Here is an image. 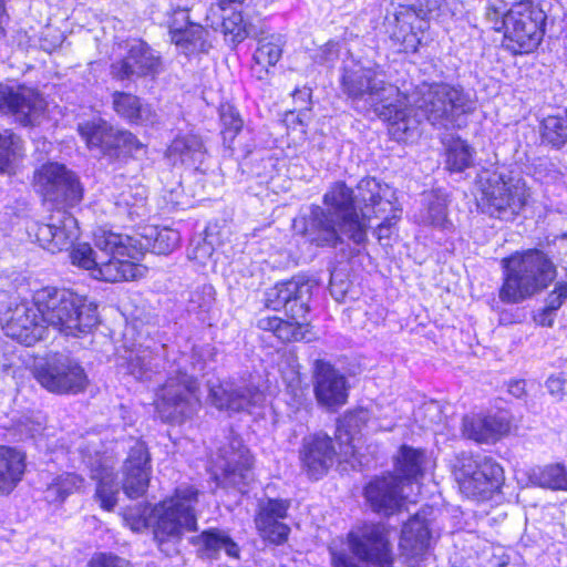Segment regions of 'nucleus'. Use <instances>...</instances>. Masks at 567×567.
I'll use <instances>...</instances> for the list:
<instances>
[{
  "label": "nucleus",
  "mask_w": 567,
  "mask_h": 567,
  "mask_svg": "<svg viewBox=\"0 0 567 567\" xmlns=\"http://www.w3.org/2000/svg\"><path fill=\"white\" fill-rule=\"evenodd\" d=\"M202 249L204 250L205 255H210V252H212V248L206 245H204Z\"/></svg>",
  "instance_id": "64"
},
{
  "label": "nucleus",
  "mask_w": 567,
  "mask_h": 567,
  "mask_svg": "<svg viewBox=\"0 0 567 567\" xmlns=\"http://www.w3.org/2000/svg\"><path fill=\"white\" fill-rule=\"evenodd\" d=\"M4 333L25 347L41 340L47 327L43 322L70 337L91 333L99 323L97 305L84 295L71 289L43 287L14 308H9L3 317Z\"/></svg>",
  "instance_id": "1"
},
{
  "label": "nucleus",
  "mask_w": 567,
  "mask_h": 567,
  "mask_svg": "<svg viewBox=\"0 0 567 567\" xmlns=\"http://www.w3.org/2000/svg\"><path fill=\"white\" fill-rule=\"evenodd\" d=\"M343 92L353 103L363 102L364 109L373 110L383 121L389 123V133L398 138L400 132H408L406 95L398 87L386 84L379 66L363 65L352 62L344 68L342 75Z\"/></svg>",
  "instance_id": "4"
},
{
  "label": "nucleus",
  "mask_w": 567,
  "mask_h": 567,
  "mask_svg": "<svg viewBox=\"0 0 567 567\" xmlns=\"http://www.w3.org/2000/svg\"><path fill=\"white\" fill-rule=\"evenodd\" d=\"M220 9L225 10L235 4H243L246 0H217Z\"/></svg>",
  "instance_id": "62"
},
{
  "label": "nucleus",
  "mask_w": 567,
  "mask_h": 567,
  "mask_svg": "<svg viewBox=\"0 0 567 567\" xmlns=\"http://www.w3.org/2000/svg\"><path fill=\"white\" fill-rule=\"evenodd\" d=\"M429 29V21L420 18L410 8L400 11L395 16V25L392 39L400 43L405 52H416L422 42L423 33Z\"/></svg>",
  "instance_id": "31"
},
{
  "label": "nucleus",
  "mask_w": 567,
  "mask_h": 567,
  "mask_svg": "<svg viewBox=\"0 0 567 567\" xmlns=\"http://www.w3.org/2000/svg\"><path fill=\"white\" fill-rule=\"evenodd\" d=\"M92 478L97 482L95 496L105 511H112L117 503L120 492L113 468L100 466L92 471Z\"/></svg>",
  "instance_id": "37"
},
{
  "label": "nucleus",
  "mask_w": 567,
  "mask_h": 567,
  "mask_svg": "<svg viewBox=\"0 0 567 567\" xmlns=\"http://www.w3.org/2000/svg\"><path fill=\"white\" fill-rule=\"evenodd\" d=\"M35 185L44 199L64 207H74L83 196L78 176L63 164H44L35 174Z\"/></svg>",
  "instance_id": "18"
},
{
  "label": "nucleus",
  "mask_w": 567,
  "mask_h": 567,
  "mask_svg": "<svg viewBox=\"0 0 567 567\" xmlns=\"http://www.w3.org/2000/svg\"><path fill=\"white\" fill-rule=\"evenodd\" d=\"M323 204L327 209L312 205L308 215L295 218V231L317 247L336 248L346 237L358 250L364 248L371 227V203L361 200L359 193L354 196L352 189L338 182L324 194Z\"/></svg>",
  "instance_id": "2"
},
{
  "label": "nucleus",
  "mask_w": 567,
  "mask_h": 567,
  "mask_svg": "<svg viewBox=\"0 0 567 567\" xmlns=\"http://www.w3.org/2000/svg\"><path fill=\"white\" fill-rule=\"evenodd\" d=\"M151 458L144 442L136 441L124 464L123 491L130 498H138L147 489L151 475Z\"/></svg>",
  "instance_id": "28"
},
{
  "label": "nucleus",
  "mask_w": 567,
  "mask_h": 567,
  "mask_svg": "<svg viewBox=\"0 0 567 567\" xmlns=\"http://www.w3.org/2000/svg\"><path fill=\"white\" fill-rule=\"evenodd\" d=\"M511 430L507 413L494 414L471 413L462 421V434L464 437L477 443H495L505 436Z\"/></svg>",
  "instance_id": "27"
},
{
  "label": "nucleus",
  "mask_w": 567,
  "mask_h": 567,
  "mask_svg": "<svg viewBox=\"0 0 567 567\" xmlns=\"http://www.w3.org/2000/svg\"><path fill=\"white\" fill-rule=\"evenodd\" d=\"M566 300L567 284H557L555 289L546 298L545 306L556 313Z\"/></svg>",
  "instance_id": "54"
},
{
  "label": "nucleus",
  "mask_w": 567,
  "mask_h": 567,
  "mask_svg": "<svg viewBox=\"0 0 567 567\" xmlns=\"http://www.w3.org/2000/svg\"><path fill=\"white\" fill-rule=\"evenodd\" d=\"M30 237L52 252L68 250L79 237L78 220L64 208L54 210L48 223H35L28 227Z\"/></svg>",
  "instance_id": "19"
},
{
  "label": "nucleus",
  "mask_w": 567,
  "mask_h": 567,
  "mask_svg": "<svg viewBox=\"0 0 567 567\" xmlns=\"http://www.w3.org/2000/svg\"><path fill=\"white\" fill-rule=\"evenodd\" d=\"M94 245L101 251L100 262L92 277L107 282L133 280L144 275L145 268L137 261L150 243L142 244L136 237L99 228Z\"/></svg>",
  "instance_id": "12"
},
{
  "label": "nucleus",
  "mask_w": 567,
  "mask_h": 567,
  "mask_svg": "<svg viewBox=\"0 0 567 567\" xmlns=\"http://www.w3.org/2000/svg\"><path fill=\"white\" fill-rule=\"evenodd\" d=\"M534 320L542 327H551L555 320V312L545 306L534 316Z\"/></svg>",
  "instance_id": "57"
},
{
  "label": "nucleus",
  "mask_w": 567,
  "mask_h": 567,
  "mask_svg": "<svg viewBox=\"0 0 567 567\" xmlns=\"http://www.w3.org/2000/svg\"><path fill=\"white\" fill-rule=\"evenodd\" d=\"M223 32L229 40L237 44L248 37L247 24L240 12H233L223 21Z\"/></svg>",
  "instance_id": "47"
},
{
  "label": "nucleus",
  "mask_w": 567,
  "mask_h": 567,
  "mask_svg": "<svg viewBox=\"0 0 567 567\" xmlns=\"http://www.w3.org/2000/svg\"><path fill=\"white\" fill-rule=\"evenodd\" d=\"M142 244H148L145 249H152L157 255H167L177 248L181 236L179 233L172 228H147L143 239L137 238Z\"/></svg>",
  "instance_id": "39"
},
{
  "label": "nucleus",
  "mask_w": 567,
  "mask_h": 567,
  "mask_svg": "<svg viewBox=\"0 0 567 567\" xmlns=\"http://www.w3.org/2000/svg\"><path fill=\"white\" fill-rule=\"evenodd\" d=\"M546 14L532 1L515 3L507 11L504 47L514 54L533 52L539 45Z\"/></svg>",
  "instance_id": "14"
},
{
  "label": "nucleus",
  "mask_w": 567,
  "mask_h": 567,
  "mask_svg": "<svg viewBox=\"0 0 567 567\" xmlns=\"http://www.w3.org/2000/svg\"><path fill=\"white\" fill-rule=\"evenodd\" d=\"M12 146L18 144H0V172L11 173L17 163V150Z\"/></svg>",
  "instance_id": "53"
},
{
  "label": "nucleus",
  "mask_w": 567,
  "mask_h": 567,
  "mask_svg": "<svg viewBox=\"0 0 567 567\" xmlns=\"http://www.w3.org/2000/svg\"><path fill=\"white\" fill-rule=\"evenodd\" d=\"M546 388L551 395L561 399L567 394V375L565 373L550 375L546 381Z\"/></svg>",
  "instance_id": "55"
},
{
  "label": "nucleus",
  "mask_w": 567,
  "mask_h": 567,
  "mask_svg": "<svg viewBox=\"0 0 567 567\" xmlns=\"http://www.w3.org/2000/svg\"><path fill=\"white\" fill-rule=\"evenodd\" d=\"M282 55V41L279 35L270 34L258 40L254 52L251 71L258 80H264L269 69L275 66Z\"/></svg>",
  "instance_id": "34"
},
{
  "label": "nucleus",
  "mask_w": 567,
  "mask_h": 567,
  "mask_svg": "<svg viewBox=\"0 0 567 567\" xmlns=\"http://www.w3.org/2000/svg\"><path fill=\"white\" fill-rule=\"evenodd\" d=\"M358 188L360 199L371 203V220L373 218L381 219L374 233L378 240L381 245H389V240L396 229V221L401 217V209L396 206L395 190L388 184H381L374 177L362 178Z\"/></svg>",
  "instance_id": "17"
},
{
  "label": "nucleus",
  "mask_w": 567,
  "mask_h": 567,
  "mask_svg": "<svg viewBox=\"0 0 567 567\" xmlns=\"http://www.w3.org/2000/svg\"><path fill=\"white\" fill-rule=\"evenodd\" d=\"M336 451L332 439L318 432L303 437L300 461L311 480H320L333 464Z\"/></svg>",
  "instance_id": "25"
},
{
  "label": "nucleus",
  "mask_w": 567,
  "mask_h": 567,
  "mask_svg": "<svg viewBox=\"0 0 567 567\" xmlns=\"http://www.w3.org/2000/svg\"><path fill=\"white\" fill-rule=\"evenodd\" d=\"M6 21V11L3 1L0 0V35L3 33V23Z\"/></svg>",
  "instance_id": "63"
},
{
  "label": "nucleus",
  "mask_w": 567,
  "mask_h": 567,
  "mask_svg": "<svg viewBox=\"0 0 567 567\" xmlns=\"http://www.w3.org/2000/svg\"><path fill=\"white\" fill-rule=\"evenodd\" d=\"M113 107L121 117L133 123L151 120V109L147 105H142L140 99L130 93L114 92Z\"/></svg>",
  "instance_id": "38"
},
{
  "label": "nucleus",
  "mask_w": 567,
  "mask_h": 567,
  "mask_svg": "<svg viewBox=\"0 0 567 567\" xmlns=\"http://www.w3.org/2000/svg\"><path fill=\"white\" fill-rule=\"evenodd\" d=\"M209 400L218 410L245 412L254 419L261 417L266 409L265 394L255 388L233 390L228 384L212 385Z\"/></svg>",
  "instance_id": "21"
},
{
  "label": "nucleus",
  "mask_w": 567,
  "mask_h": 567,
  "mask_svg": "<svg viewBox=\"0 0 567 567\" xmlns=\"http://www.w3.org/2000/svg\"><path fill=\"white\" fill-rule=\"evenodd\" d=\"M318 289L317 280L305 275L295 276L269 288L265 293L266 308L275 311L284 309L290 319L261 317L257 321V327L264 331H271L282 342L310 341L307 336L309 302Z\"/></svg>",
  "instance_id": "5"
},
{
  "label": "nucleus",
  "mask_w": 567,
  "mask_h": 567,
  "mask_svg": "<svg viewBox=\"0 0 567 567\" xmlns=\"http://www.w3.org/2000/svg\"><path fill=\"white\" fill-rule=\"evenodd\" d=\"M127 338V331L124 334ZM158 358L153 355L150 346L142 343L128 342L125 340L123 350H120L116 358V363L120 369L125 370V373L132 375L140 381L152 380L154 368L158 365Z\"/></svg>",
  "instance_id": "29"
},
{
  "label": "nucleus",
  "mask_w": 567,
  "mask_h": 567,
  "mask_svg": "<svg viewBox=\"0 0 567 567\" xmlns=\"http://www.w3.org/2000/svg\"><path fill=\"white\" fill-rule=\"evenodd\" d=\"M306 116L305 113L302 114H295L293 112L286 115L285 123L289 126L290 124L298 122V125L300 126V132L303 133V117Z\"/></svg>",
  "instance_id": "60"
},
{
  "label": "nucleus",
  "mask_w": 567,
  "mask_h": 567,
  "mask_svg": "<svg viewBox=\"0 0 567 567\" xmlns=\"http://www.w3.org/2000/svg\"><path fill=\"white\" fill-rule=\"evenodd\" d=\"M425 213L422 216L423 223L439 228H447V199L440 193H431L425 196Z\"/></svg>",
  "instance_id": "41"
},
{
  "label": "nucleus",
  "mask_w": 567,
  "mask_h": 567,
  "mask_svg": "<svg viewBox=\"0 0 567 567\" xmlns=\"http://www.w3.org/2000/svg\"><path fill=\"white\" fill-rule=\"evenodd\" d=\"M503 284L499 299L519 303L546 289L556 276L550 258L539 249L516 251L501 261Z\"/></svg>",
  "instance_id": "10"
},
{
  "label": "nucleus",
  "mask_w": 567,
  "mask_h": 567,
  "mask_svg": "<svg viewBox=\"0 0 567 567\" xmlns=\"http://www.w3.org/2000/svg\"><path fill=\"white\" fill-rule=\"evenodd\" d=\"M292 97L296 103H299L300 111L303 109L308 110V105L310 104L311 99V89L307 86L296 89L292 93Z\"/></svg>",
  "instance_id": "56"
},
{
  "label": "nucleus",
  "mask_w": 567,
  "mask_h": 567,
  "mask_svg": "<svg viewBox=\"0 0 567 567\" xmlns=\"http://www.w3.org/2000/svg\"><path fill=\"white\" fill-rule=\"evenodd\" d=\"M100 256L94 254L89 244H79L71 252V260L73 265L89 270L92 275L99 266Z\"/></svg>",
  "instance_id": "48"
},
{
  "label": "nucleus",
  "mask_w": 567,
  "mask_h": 567,
  "mask_svg": "<svg viewBox=\"0 0 567 567\" xmlns=\"http://www.w3.org/2000/svg\"><path fill=\"white\" fill-rule=\"evenodd\" d=\"M288 386L291 389L293 394L297 396L298 391H300V377L298 373H293V377H292L290 383L288 384Z\"/></svg>",
  "instance_id": "61"
},
{
  "label": "nucleus",
  "mask_w": 567,
  "mask_h": 567,
  "mask_svg": "<svg viewBox=\"0 0 567 567\" xmlns=\"http://www.w3.org/2000/svg\"><path fill=\"white\" fill-rule=\"evenodd\" d=\"M161 70V58L147 43L133 40L130 43L127 55L112 64V75L118 80L132 76L156 74Z\"/></svg>",
  "instance_id": "26"
},
{
  "label": "nucleus",
  "mask_w": 567,
  "mask_h": 567,
  "mask_svg": "<svg viewBox=\"0 0 567 567\" xmlns=\"http://www.w3.org/2000/svg\"><path fill=\"white\" fill-rule=\"evenodd\" d=\"M167 355V379L156 391L155 412L163 422L179 425L192 419L200 406L197 382L190 374V370H197V363L189 364L186 353ZM202 369L200 365L198 370Z\"/></svg>",
  "instance_id": "8"
},
{
  "label": "nucleus",
  "mask_w": 567,
  "mask_h": 567,
  "mask_svg": "<svg viewBox=\"0 0 567 567\" xmlns=\"http://www.w3.org/2000/svg\"><path fill=\"white\" fill-rule=\"evenodd\" d=\"M494 144H487L484 152H492L493 157L485 161L480 158L477 165V185L482 193V203L486 212L495 218L512 220L520 214L527 203L528 190L523 177L507 166H496L497 156Z\"/></svg>",
  "instance_id": "7"
},
{
  "label": "nucleus",
  "mask_w": 567,
  "mask_h": 567,
  "mask_svg": "<svg viewBox=\"0 0 567 567\" xmlns=\"http://www.w3.org/2000/svg\"><path fill=\"white\" fill-rule=\"evenodd\" d=\"M87 567H128V561L113 554L99 553L91 558Z\"/></svg>",
  "instance_id": "52"
},
{
  "label": "nucleus",
  "mask_w": 567,
  "mask_h": 567,
  "mask_svg": "<svg viewBox=\"0 0 567 567\" xmlns=\"http://www.w3.org/2000/svg\"><path fill=\"white\" fill-rule=\"evenodd\" d=\"M33 375L42 388L54 394H79L89 378L81 363L66 353H52L35 361Z\"/></svg>",
  "instance_id": "13"
},
{
  "label": "nucleus",
  "mask_w": 567,
  "mask_h": 567,
  "mask_svg": "<svg viewBox=\"0 0 567 567\" xmlns=\"http://www.w3.org/2000/svg\"><path fill=\"white\" fill-rule=\"evenodd\" d=\"M427 464L429 458L424 451L402 445L394 458L396 475L377 477L364 489V496L372 509L384 515L399 511L406 498L403 495L405 484L421 477Z\"/></svg>",
  "instance_id": "11"
},
{
  "label": "nucleus",
  "mask_w": 567,
  "mask_h": 567,
  "mask_svg": "<svg viewBox=\"0 0 567 567\" xmlns=\"http://www.w3.org/2000/svg\"><path fill=\"white\" fill-rule=\"evenodd\" d=\"M220 134L224 142H231L241 131L244 122L238 111L229 104H223L219 109Z\"/></svg>",
  "instance_id": "44"
},
{
  "label": "nucleus",
  "mask_w": 567,
  "mask_h": 567,
  "mask_svg": "<svg viewBox=\"0 0 567 567\" xmlns=\"http://www.w3.org/2000/svg\"><path fill=\"white\" fill-rule=\"evenodd\" d=\"M461 492L471 498L488 499L504 483V470L492 457L463 456L456 472Z\"/></svg>",
  "instance_id": "15"
},
{
  "label": "nucleus",
  "mask_w": 567,
  "mask_h": 567,
  "mask_svg": "<svg viewBox=\"0 0 567 567\" xmlns=\"http://www.w3.org/2000/svg\"><path fill=\"white\" fill-rule=\"evenodd\" d=\"M192 544L198 546L202 555L210 559L218 558L221 550L231 558L239 557V546L224 529H205L199 535L192 538Z\"/></svg>",
  "instance_id": "33"
},
{
  "label": "nucleus",
  "mask_w": 567,
  "mask_h": 567,
  "mask_svg": "<svg viewBox=\"0 0 567 567\" xmlns=\"http://www.w3.org/2000/svg\"><path fill=\"white\" fill-rule=\"evenodd\" d=\"M445 165L450 172L461 173L474 164L470 144H449Z\"/></svg>",
  "instance_id": "42"
},
{
  "label": "nucleus",
  "mask_w": 567,
  "mask_h": 567,
  "mask_svg": "<svg viewBox=\"0 0 567 567\" xmlns=\"http://www.w3.org/2000/svg\"><path fill=\"white\" fill-rule=\"evenodd\" d=\"M544 142H567V120L547 117L543 122Z\"/></svg>",
  "instance_id": "49"
},
{
  "label": "nucleus",
  "mask_w": 567,
  "mask_h": 567,
  "mask_svg": "<svg viewBox=\"0 0 567 567\" xmlns=\"http://www.w3.org/2000/svg\"><path fill=\"white\" fill-rule=\"evenodd\" d=\"M508 391L515 398H520L525 393V381L515 380L508 385Z\"/></svg>",
  "instance_id": "59"
},
{
  "label": "nucleus",
  "mask_w": 567,
  "mask_h": 567,
  "mask_svg": "<svg viewBox=\"0 0 567 567\" xmlns=\"http://www.w3.org/2000/svg\"><path fill=\"white\" fill-rule=\"evenodd\" d=\"M538 482L543 487L567 491V472L560 464L547 465L540 471Z\"/></svg>",
  "instance_id": "45"
},
{
  "label": "nucleus",
  "mask_w": 567,
  "mask_h": 567,
  "mask_svg": "<svg viewBox=\"0 0 567 567\" xmlns=\"http://www.w3.org/2000/svg\"><path fill=\"white\" fill-rule=\"evenodd\" d=\"M79 132L86 142H133L130 132L114 128L101 117L80 123Z\"/></svg>",
  "instance_id": "36"
},
{
  "label": "nucleus",
  "mask_w": 567,
  "mask_h": 567,
  "mask_svg": "<svg viewBox=\"0 0 567 567\" xmlns=\"http://www.w3.org/2000/svg\"><path fill=\"white\" fill-rule=\"evenodd\" d=\"M189 10L181 3V0H169L167 10V27L169 37L174 34V29L184 30L194 23L189 21Z\"/></svg>",
  "instance_id": "46"
},
{
  "label": "nucleus",
  "mask_w": 567,
  "mask_h": 567,
  "mask_svg": "<svg viewBox=\"0 0 567 567\" xmlns=\"http://www.w3.org/2000/svg\"><path fill=\"white\" fill-rule=\"evenodd\" d=\"M252 456L239 439H233L212 457L208 471L217 487H233L244 493L251 481Z\"/></svg>",
  "instance_id": "16"
},
{
  "label": "nucleus",
  "mask_w": 567,
  "mask_h": 567,
  "mask_svg": "<svg viewBox=\"0 0 567 567\" xmlns=\"http://www.w3.org/2000/svg\"><path fill=\"white\" fill-rule=\"evenodd\" d=\"M339 55V44L337 42H328L322 49L321 62L333 63Z\"/></svg>",
  "instance_id": "58"
},
{
  "label": "nucleus",
  "mask_w": 567,
  "mask_h": 567,
  "mask_svg": "<svg viewBox=\"0 0 567 567\" xmlns=\"http://www.w3.org/2000/svg\"><path fill=\"white\" fill-rule=\"evenodd\" d=\"M328 549L331 567H393L394 563L389 530L381 523L355 526Z\"/></svg>",
  "instance_id": "9"
},
{
  "label": "nucleus",
  "mask_w": 567,
  "mask_h": 567,
  "mask_svg": "<svg viewBox=\"0 0 567 567\" xmlns=\"http://www.w3.org/2000/svg\"><path fill=\"white\" fill-rule=\"evenodd\" d=\"M399 548L410 567L419 566L431 556L432 536L425 509L419 511L403 524Z\"/></svg>",
  "instance_id": "20"
},
{
  "label": "nucleus",
  "mask_w": 567,
  "mask_h": 567,
  "mask_svg": "<svg viewBox=\"0 0 567 567\" xmlns=\"http://www.w3.org/2000/svg\"><path fill=\"white\" fill-rule=\"evenodd\" d=\"M315 395L327 408L343 405L348 399V380L343 373L324 360L315 361Z\"/></svg>",
  "instance_id": "23"
},
{
  "label": "nucleus",
  "mask_w": 567,
  "mask_h": 567,
  "mask_svg": "<svg viewBox=\"0 0 567 567\" xmlns=\"http://www.w3.org/2000/svg\"><path fill=\"white\" fill-rule=\"evenodd\" d=\"M83 485L81 476L74 473H64L55 478L47 486L44 498L48 503H62L70 494L79 491Z\"/></svg>",
  "instance_id": "40"
},
{
  "label": "nucleus",
  "mask_w": 567,
  "mask_h": 567,
  "mask_svg": "<svg viewBox=\"0 0 567 567\" xmlns=\"http://www.w3.org/2000/svg\"><path fill=\"white\" fill-rule=\"evenodd\" d=\"M449 0H416V3L411 4V10H413L420 18L429 19L441 12H444L445 7L447 6Z\"/></svg>",
  "instance_id": "51"
},
{
  "label": "nucleus",
  "mask_w": 567,
  "mask_h": 567,
  "mask_svg": "<svg viewBox=\"0 0 567 567\" xmlns=\"http://www.w3.org/2000/svg\"><path fill=\"white\" fill-rule=\"evenodd\" d=\"M371 412L368 409L360 408L354 411L346 413L338 420L336 436L340 445L346 446V454L354 455L357 451L355 442L363 430L378 431L389 430L391 426L378 425L371 417Z\"/></svg>",
  "instance_id": "30"
},
{
  "label": "nucleus",
  "mask_w": 567,
  "mask_h": 567,
  "mask_svg": "<svg viewBox=\"0 0 567 567\" xmlns=\"http://www.w3.org/2000/svg\"><path fill=\"white\" fill-rule=\"evenodd\" d=\"M199 491L189 484L178 485L172 495L154 504H140L124 514L132 530L153 528L154 540L166 556L178 553L185 532H197L196 505Z\"/></svg>",
  "instance_id": "3"
},
{
  "label": "nucleus",
  "mask_w": 567,
  "mask_h": 567,
  "mask_svg": "<svg viewBox=\"0 0 567 567\" xmlns=\"http://www.w3.org/2000/svg\"><path fill=\"white\" fill-rule=\"evenodd\" d=\"M289 507L290 502L287 499L268 498L259 503L255 524L261 538L275 545L288 540L290 527L284 520Z\"/></svg>",
  "instance_id": "24"
},
{
  "label": "nucleus",
  "mask_w": 567,
  "mask_h": 567,
  "mask_svg": "<svg viewBox=\"0 0 567 567\" xmlns=\"http://www.w3.org/2000/svg\"><path fill=\"white\" fill-rule=\"evenodd\" d=\"M25 455L16 447L0 445V494H10L21 482Z\"/></svg>",
  "instance_id": "32"
},
{
  "label": "nucleus",
  "mask_w": 567,
  "mask_h": 567,
  "mask_svg": "<svg viewBox=\"0 0 567 567\" xmlns=\"http://www.w3.org/2000/svg\"><path fill=\"white\" fill-rule=\"evenodd\" d=\"M187 311L203 313L209 311L215 300V290L212 285H200L187 292Z\"/></svg>",
  "instance_id": "43"
},
{
  "label": "nucleus",
  "mask_w": 567,
  "mask_h": 567,
  "mask_svg": "<svg viewBox=\"0 0 567 567\" xmlns=\"http://www.w3.org/2000/svg\"><path fill=\"white\" fill-rule=\"evenodd\" d=\"M44 107V100L34 89L0 85V111L13 114L21 124H33Z\"/></svg>",
  "instance_id": "22"
},
{
  "label": "nucleus",
  "mask_w": 567,
  "mask_h": 567,
  "mask_svg": "<svg viewBox=\"0 0 567 567\" xmlns=\"http://www.w3.org/2000/svg\"><path fill=\"white\" fill-rule=\"evenodd\" d=\"M171 41L181 53L188 56L207 53L212 48L208 30L198 23L188 25L184 30L175 28Z\"/></svg>",
  "instance_id": "35"
},
{
  "label": "nucleus",
  "mask_w": 567,
  "mask_h": 567,
  "mask_svg": "<svg viewBox=\"0 0 567 567\" xmlns=\"http://www.w3.org/2000/svg\"><path fill=\"white\" fill-rule=\"evenodd\" d=\"M406 97L405 110L410 130L396 134L399 140L393 138L394 142L413 137L415 124L420 120L412 118L411 112H414V117H424L433 126L449 128L461 127L465 123L464 116L474 109V103L462 90L445 83H424L411 97Z\"/></svg>",
  "instance_id": "6"
},
{
  "label": "nucleus",
  "mask_w": 567,
  "mask_h": 567,
  "mask_svg": "<svg viewBox=\"0 0 567 567\" xmlns=\"http://www.w3.org/2000/svg\"><path fill=\"white\" fill-rule=\"evenodd\" d=\"M506 4L502 0L489 1L485 8V18L495 31L506 30Z\"/></svg>",
  "instance_id": "50"
}]
</instances>
